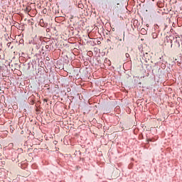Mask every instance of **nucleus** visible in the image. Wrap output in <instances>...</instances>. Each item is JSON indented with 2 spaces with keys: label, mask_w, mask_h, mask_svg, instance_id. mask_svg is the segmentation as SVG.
<instances>
[{
  "label": "nucleus",
  "mask_w": 182,
  "mask_h": 182,
  "mask_svg": "<svg viewBox=\"0 0 182 182\" xmlns=\"http://www.w3.org/2000/svg\"><path fill=\"white\" fill-rule=\"evenodd\" d=\"M25 12L29 13L31 12V11H32V8L29 6H28L25 9H24Z\"/></svg>",
  "instance_id": "f257e3e1"
},
{
  "label": "nucleus",
  "mask_w": 182,
  "mask_h": 182,
  "mask_svg": "<svg viewBox=\"0 0 182 182\" xmlns=\"http://www.w3.org/2000/svg\"><path fill=\"white\" fill-rule=\"evenodd\" d=\"M41 26H43V19L40 20Z\"/></svg>",
  "instance_id": "f03ea898"
},
{
  "label": "nucleus",
  "mask_w": 182,
  "mask_h": 182,
  "mask_svg": "<svg viewBox=\"0 0 182 182\" xmlns=\"http://www.w3.org/2000/svg\"><path fill=\"white\" fill-rule=\"evenodd\" d=\"M125 56H126V58H130V54H129V53H127L125 54Z\"/></svg>",
  "instance_id": "7ed1b4c3"
},
{
  "label": "nucleus",
  "mask_w": 182,
  "mask_h": 182,
  "mask_svg": "<svg viewBox=\"0 0 182 182\" xmlns=\"http://www.w3.org/2000/svg\"><path fill=\"white\" fill-rule=\"evenodd\" d=\"M11 43H7V46H9V47L11 46Z\"/></svg>",
  "instance_id": "20e7f679"
},
{
  "label": "nucleus",
  "mask_w": 182,
  "mask_h": 182,
  "mask_svg": "<svg viewBox=\"0 0 182 182\" xmlns=\"http://www.w3.org/2000/svg\"><path fill=\"white\" fill-rule=\"evenodd\" d=\"M43 102H45L46 103H48V99H44Z\"/></svg>",
  "instance_id": "39448f33"
},
{
  "label": "nucleus",
  "mask_w": 182,
  "mask_h": 182,
  "mask_svg": "<svg viewBox=\"0 0 182 182\" xmlns=\"http://www.w3.org/2000/svg\"><path fill=\"white\" fill-rule=\"evenodd\" d=\"M124 36H125V34H124H124H123V41H124Z\"/></svg>",
  "instance_id": "423d86ee"
},
{
  "label": "nucleus",
  "mask_w": 182,
  "mask_h": 182,
  "mask_svg": "<svg viewBox=\"0 0 182 182\" xmlns=\"http://www.w3.org/2000/svg\"><path fill=\"white\" fill-rule=\"evenodd\" d=\"M45 87H49V85H48V84H46V85H45Z\"/></svg>",
  "instance_id": "0eeeda50"
},
{
  "label": "nucleus",
  "mask_w": 182,
  "mask_h": 182,
  "mask_svg": "<svg viewBox=\"0 0 182 182\" xmlns=\"http://www.w3.org/2000/svg\"><path fill=\"white\" fill-rule=\"evenodd\" d=\"M148 141H153V139H148Z\"/></svg>",
  "instance_id": "6e6552de"
},
{
  "label": "nucleus",
  "mask_w": 182,
  "mask_h": 182,
  "mask_svg": "<svg viewBox=\"0 0 182 182\" xmlns=\"http://www.w3.org/2000/svg\"><path fill=\"white\" fill-rule=\"evenodd\" d=\"M122 38H120V39H119V42H122Z\"/></svg>",
  "instance_id": "1a4fd4ad"
},
{
  "label": "nucleus",
  "mask_w": 182,
  "mask_h": 182,
  "mask_svg": "<svg viewBox=\"0 0 182 182\" xmlns=\"http://www.w3.org/2000/svg\"><path fill=\"white\" fill-rule=\"evenodd\" d=\"M171 48H173V44L171 45Z\"/></svg>",
  "instance_id": "9d476101"
},
{
  "label": "nucleus",
  "mask_w": 182,
  "mask_h": 182,
  "mask_svg": "<svg viewBox=\"0 0 182 182\" xmlns=\"http://www.w3.org/2000/svg\"><path fill=\"white\" fill-rule=\"evenodd\" d=\"M13 48H14V46H11V49H12Z\"/></svg>",
  "instance_id": "9b49d317"
},
{
  "label": "nucleus",
  "mask_w": 182,
  "mask_h": 182,
  "mask_svg": "<svg viewBox=\"0 0 182 182\" xmlns=\"http://www.w3.org/2000/svg\"><path fill=\"white\" fill-rule=\"evenodd\" d=\"M171 43H173V41H171Z\"/></svg>",
  "instance_id": "f8f14e48"
}]
</instances>
